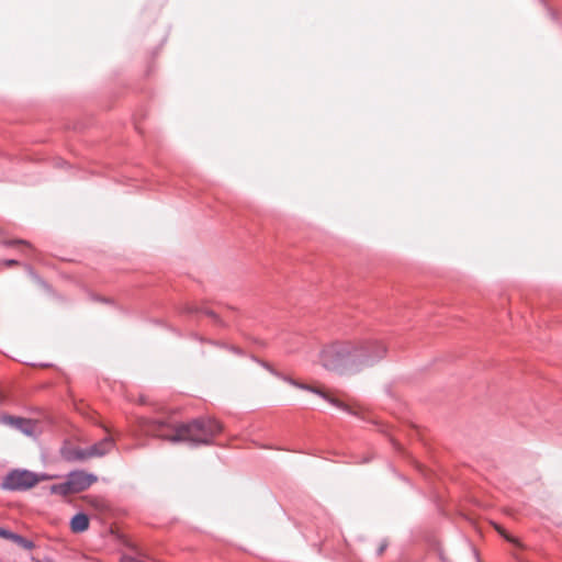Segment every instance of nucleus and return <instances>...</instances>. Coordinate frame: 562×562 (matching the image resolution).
I'll return each mask as SVG.
<instances>
[{
    "mask_svg": "<svg viewBox=\"0 0 562 562\" xmlns=\"http://www.w3.org/2000/svg\"><path fill=\"white\" fill-rule=\"evenodd\" d=\"M386 351V346L375 338L337 340L323 347L319 363L329 372L350 378L372 368Z\"/></svg>",
    "mask_w": 562,
    "mask_h": 562,
    "instance_id": "1",
    "label": "nucleus"
},
{
    "mask_svg": "<svg viewBox=\"0 0 562 562\" xmlns=\"http://www.w3.org/2000/svg\"><path fill=\"white\" fill-rule=\"evenodd\" d=\"M142 429L150 436L172 443L209 445L222 431V425L214 419H195L191 423L166 424L159 420H143Z\"/></svg>",
    "mask_w": 562,
    "mask_h": 562,
    "instance_id": "2",
    "label": "nucleus"
},
{
    "mask_svg": "<svg viewBox=\"0 0 562 562\" xmlns=\"http://www.w3.org/2000/svg\"><path fill=\"white\" fill-rule=\"evenodd\" d=\"M284 381L289 382L291 385L296 386L302 390L310 391L312 393H315L319 396H322L324 400H326L328 403L333 404L337 408H340L351 415L361 416L363 408L361 405L356 403L351 398H347L346 401L344 398L337 397L333 393L326 391L323 386L317 385H311L301 383L292 378H284Z\"/></svg>",
    "mask_w": 562,
    "mask_h": 562,
    "instance_id": "3",
    "label": "nucleus"
},
{
    "mask_svg": "<svg viewBox=\"0 0 562 562\" xmlns=\"http://www.w3.org/2000/svg\"><path fill=\"white\" fill-rule=\"evenodd\" d=\"M56 476L49 474H36L29 470H13L3 481V487L8 490H29L42 481L53 480Z\"/></svg>",
    "mask_w": 562,
    "mask_h": 562,
    "instance_id": "4",
    "label": "nucleus"
},
{
    "mask_svg": "<svg viewBox=\"0 0 562 562\" xmlns=\"http://www.w3.org/2000/svg\"><path fill=\"white\" fill-rule=\"evenodd\" d=\"M97 476L85 471H75L71 472L67 476V481L69 483L70 490L72 493H79L87 490L94 482H97Z\"/></svg>",
    "mask_w": 562,
    "mask_h": 562,
    "instance_id": "5",
    "label": "nucleus"
},
{
    "mask_svg": "<svg viewBox=\"0 0 562 562\" xmlns=\"http://www.w3.org/2000/svg\"><path fill=\"white\" fill-rule=\"evenodd\" d=\"M114 446V440L111 437H106L100 442L91 446L88 449L77 451L78 459L100 458L105 456Z\"/></svg>",
    "mask_w": 562,
    "mask_h": 562,
    "instance_id": "6",
    "label": "nucleus"
},
{
    "mask_svg": "<svg viewBox=\"0 0 562 562\" xmlns=\"http://www.w3.org/2000/svg\"><path fill=\"white\" fill-rule=\"evenodd\" d=\"M1 422L19 429L21 432L27 436H33L35 432V424L29 419L3 416Z\"/></svg>",
    "mask_w": 562,
    "mask_h": 562,
    "instance_id": "7",
    "label": "nucleus"
},
{
    "mask_svg": "<svg viewBox=\"0 0 562 562\" xmlns=\"http://www.w3.org/2000/svg\"><path fill=\"white\" fill-rule=\"evenodd\" d=\"M89 527V518L86 514L79 513L75 515L70 521V528L74 532H83Z\"/></svg>",
    "mask_w": 562,
    "mask_h": 562,
    "instance_id": "8",
    "label": "nucleus"
},
{
    "mask_svg": "<svg viewBox=\"0 0 562 562\" xmlns=\"http://www.w3.org/2000/svg\"><path fill=\"white\" fill-rule=\"evenodd\" d=\"M49 490H50L52 494H58V495H63V496L74 494L72 491L70 490L68 481L60 483V484H54L50 486Z\"/></svg>",
    "mask_w": 562,
    "mask_h": 562,
    "instance_id": "9",
    "label": "nucleus"
},
{
    "mask_svg": "<svg viewBox=\"0 0 562 562\" xmlns=\"http://www.w3.org/2000/svg\"><path fill=\"white\" fill-rule=\"evenodd\" d=\"M88 504L95 508L97 510H104L106 508V504L104 503L103 499H100V498H95V497H86Z\"/></svg>",
    "mask_w": 562,
    "mask_h": 562,
    "instance_id": "10",
    "label": "nucleus"
},
{
    "mask_svg": "<svg viewBox=\"0 0 562 562\" xmlns=\"http://www.w3.org/2000/svg\"><path fill=\"white\" fill-rule=\"evenodd\" d=\"M4 539H11L14 542L21 544L22 547H24L26 549H31L33 547L31 541L24 539L23 537H21L19 535L12 533V532H11L10 537H4Z\"/></svg>",
    "mask_w": 562,
    "mask_h": 562,
    "instance_id": "11",
    "label": "nucleus"
},
{
    "mask_svg": "<svg viewBox=\"0 0 562 562\" xmlns=\"http://www.w3.org/2000/svg\"><path fill=\"white\" fill-rule=\"evenodd\" d=\"M494 530H497L508 542L515 544L516 547H520L519 540L508 535L502 527L494 524Z\"/></svg>",
    "mask_w": 562,
    "mask_h": 562,
    "instance_id": "12",
    "label": "nucleus"
},
{
    "mask_svg": "<svg viewBox=\"0 0 562 562\" xmlns=\"http://www.w3.org/2000/svg\"><path fill=\"white\" fill-rule=\"evenodd\" d=\"M4 265L7 267H14V266H18L19 265V261L14 260V259H10V260H5L4 261Z\"/></svg>",
    "mask_w": 562,
    "mask_h": 562,
    "instance_id": "13",
    "label": "nucleus"
},
{
    "mask_svg": "<svg viewBox=\"0 0 562 562\" xmlns=\"http://www.w3.org/2000/svg\"><path fill=\"white\" fill-rule=\"evenodd\" d=\"M10 536H11V532L9 530L0 528V537L4 538V537H10Z\"/></svg>",
    "mask_w": 562,
    "mask_h": 562,
    "instance_id": "14",
    "label": "nucleus"
},
{
    "mask_svg": "<svg viewBox=\"0 0 562 562\" xmlns=\"http://www.w3.org/2000/svg\"><path fill=\"white\" fill-rule=\"evenodd\" d=\"M14 244H22V245H25V246L29 247V245L25 241H23V240L14 241Z\"/></svg>",
    "mask_w": 562,
    "mask_h": 562,
    "instance_id": "15",
    "label": "nucleus"
}]
</instances>
